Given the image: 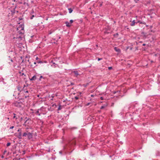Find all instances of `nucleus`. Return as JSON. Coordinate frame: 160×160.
I'll return each mask as SVG.
<instances>
[{"label":"nucleus","instance_id":"obj_1","mask_svg":"<svg viewBox=\"0 0 160 160\" xmlns=\"http://www.w3.org/2000/svg\"><path fill=\"white\" fill-rule=\"evenodd\" d=\"M17 36L16 38H20L22 39V36L24 33V25L22 24L19 25L17 28Z\"/></svg>","mask_w":160,"mask_h":160},{"label":"nucleus","instance_id":"obj_2","mask_svg":"<svg viewBox=\"0 0 160 160\" xmlns=\"http://www.w3.org/2000/svg\"><path fill=\"white\" fill-rule=\"evenodd\" d=\"M38 109L41 115H45L47 113L46 108L43 106L41 108H40Z\"/></svg>","mask_w":160,"mask_h":160},{"label":"nucleus","instance_id":"obj_3","mask_svg":"<svg viewBox=\"0 0 160 160\" xmlns=\"http://www.w3.org/2000/svg\"><path fill=\"white\" fill-rule=\"evenodd\" d=\"M12 104L14 106L18 108H20L22 107L23 104L22 102L16 101L13 102Z\"/></svg>","mask_w":160,"mask_h":160},{"label":"nucleus","instance_id":"obj_4","mask_svg":"<svg viewBox=\"0 0 160 160\" xmlns=\"http://www.w3.org/2000/svg\"><path fill=\"white\" fill-rule=\"evenodd\" d=\"M20 92L17 91H15L14 92L13 96L15 97L16 98H18L19 97Z\"/></svg>","mask_w":160,"mask_h":160},{"label":"nucleus","instance_id":"obj_5","mask_svg":"<svg viewBox=\"0 0 160 160\" xmlns=\"http://www.w3.org/2000/svg\"><path fill=\"white\" fill-rule=\"evenodd\" d=\"M24 1H22L21 2H19V3L22 4V7H23L24 8L26 7H28V2H25Z\"/></svg>","mask_w":160,"mask_h":160},{"label":"nucleus","instance_id":"obj_6","mask_svg":"<svg viewBox=\"0 0 160 160\" xmlns=\"http://www.w3.org/2000/svg\"><path fill=\"white\" fill-rule=\"evenodd\" d=\"M32 113H34L37 116H40L41 115L38 109L37 110H34V112H32Z\"/></svg>","mask_w":160,"mask_h":160},{"label":"nucleus","instance_id":"obj_7","mask_svg":"<svg viewBox=\"0 0 160 160\" xmlns=\"http://www.w3.org/2000/svg\"><path fill=\"white\" fill-rule=\"evenodd\" d=\"M32 133L30 132H28V134L27 135L28 138V139L30 140L32 138Z\"/></svg>","mask_w":160,"mask_h":160},{"label":"nucleus","instance_id":"obj_8","mask_svg":"<svg viewBox=\"0 0 160 160\" xmlns=\"http://www.w3.org/2000/svg\"><path fill=\"white\" fill-rule=\"evenodd\" d=\"M114 50L117 52H118V53H120V52H121V50L119 48H118L117 47H114Z\"/></svg>","mask_w":160,"mask_h":160},{"label":"nucleus","instance_id":"obj_9","mask_svg":"<svg viewBox=\"0 0 160 160\" xmlns=\"http://www.w3.org/2000/svg\"><path fill=\"white\" fill-rule=\"evenodd\" d=\"M65 23L66 24V26L67 27H70L71 26V24L70 23V22L68 21L65 22Z\"/></svg>","mask_w":160,"mask_h":160},{"label":"nucleus","instance_id":"obj_10","mask_svg":"<svg viewBox=\"0 0 160 160\" xmlns=\"http://www.w3.org/2000/svg\"><path fill=\"white\" fill-rule=\"evenodd\" d=\"M36 76L35 75L33 76L31 78H30V81H35L36 79Z\"/></svg>","mask_w":160,"mask_h":160},{"label":"nucleus","instance_id":"obj_11","mask_svg":"<svg viewBox=\"0 0 160 160\" xmlns=\"http://www.w3.org/2000/svg\"><path fill=\"white\" fill-rule=\"evenodd\" d=\"M73 72L74 73L75 76L76 77H77L78 75H79V74L77 71H74Z\"/></svg>","mask_w":160,"mask_h":160},{"label":"nucleus","instance_id":"obj_12","mask_svg":"<svg viewBox=\"0 0 160 160\" xmlns=\"http://www.w3.org/2000/svg\"><path fill=\"white\" fill-rule=\"evenodd\" d=\"M135 23H136V22H135V20H133L131 23L130 25L132 26H134L135 25Z\"/></svg>","mask_w":160,"mask_h":160},{"label":"nucleus","instance_id":"obj_13","mask_svg":"<svg viewBox=\"0 0 160 160\" xmlns=\"http://www.w3.org/2000/svg\"><path fill=\"white\" fill-rule=\"evenodd\" d=\"M17 89L18 90V91L19 92H20L22 91V89L21 87L18 86L17 87Z\"/></svg>","mask_w":160,"mask_h":160},{"label":"nucleus","instance_id":"obj_14","mask_svg":"<svg viewBox=\"0 0 160 160\" xmlns=\"http://www.w3.org/2000/svg\"><path fill=\"white\" fill-rule=\"evenodd\" d=\"M18 132H19L18 133V135H22V131L21 129H19L18 130Z\"/></svg>","mask_w":160,"mask_h":160},{"label":"nucleus","instance_id":"obj_15","mask_svg":"<svg viewBox=\"0 0 160 160\" xmlns=\"http://www.w3.org/2000/svg\"><path fill=\"white\" fill-rule=\"evenodd\" d=\"M28 133H27L26 132H25L23 133L22 134V136L23 137H26L28 135Z\"/></svg>","mask_w":160,"mask_h":160},{"label":"nucleus","instance_id":"obj_16","mask_svg":"<svg viewBox=\"0 0 160 160\" xmlns=\"http://www.w3.org/2000/svg\"><path fill=\"white\" fill-rule=\"evenodd\" d=\"M141 23V24H144L145 23L144 22H142V21H138L137 22H136V23Z\"/></svg>","mask_w":160,"mask_h":160},{"label":"nucleus","instance_id":"obj_17","mask_svg":"<svg viewBox=\"0 0 160 160\" xmlns=\"http://www.w3.org/2000/svg\"><path fill=\"white\" fill-rule=\"evenodd\" d=\"M68 10H69V12L70 13L72 12L73 11V10L71 8H68Z\"/></svg>","mask_w":160,"mask_h":160},{"label":"nucleus","instance_id":"obj_18","mask_svg":"<svg viewBox=\"0 0 160 160\" xmlns=\"http://www.w3.org/2000/svg\"><path fill=\"white\" fill-rule=\"evenodd\" d=\"M13 115H14L13 118H15V119L17 120L18 119V118L16 116V114L15 113H13Z\"/></svg>","mask_w":160,"mask_h":160},{"label":"nucleus","instance_id":"obj_19","mask_svg":"<svg viewBox=\"0 0 160 160\" xmlns=\"http://www.w3.org/2000/svg\"><path fill=\"white\" fill-rule=\"evenodd\" d=\"M19 72L20 75L21 76H22L23 75H24L25 76V75L24 74V73H22L21 71Z\"/></svg>","mask_w":160,"mask_h":160},{"label":"nucleus","instance_id":"obj_20","mask_svg":"<svg viewBox=\"0 0 160 160\" xmlns=\"http://www.w3.org/2000/svg\"><path fill=\"white\" fill-rule=\"evenodd\" d=\"M24 95H25V98H27L30 97L29 95H27V94H24Z\"/></svg>","mask_w":160,"mask_h":160},{"label":"nucleus","instance_id":"obj_21","mask_svg":"<svg viewBox=\"0 0 160 160\" xmlns=\"http://www.w3.org/2000/svg\"><path fill=\"white\" fill-rule=\"evenodd\" d=\"M17 137L19 139H21L22 138V135H18Z\"/></svg>","mask_w":160,"mask_h":160},{"label":"nucleus","instance_id":"obj_22","mask_svg":"<svg viewBox=\"0 0 160 160\" xmlns=\"http://www.w3.org/2000/svg\"><path fill=\"white\" fill-rule=\"evenodd\" d=\"M37 62L38 63H42L43 62L42 61H41V60H38L37 61Z\"/></svg>","mask_w":160,"mask_h":160},{"label":"nucleus","instance_id":"obj_23","mask_svg":"<svg viewBox=\"0 0 160 160\" xmlns=\"http://www.w3.org/2000/svg\"><path fill=\"white\" fill-rule=\"evenodd\" d=\"M61 109V105H59L58 108V110H60Z\"/></svg>","mask_w":160,"mask_h":160},{"label":"nucleus","instance_id":"obj_24","mask_svg":"<svg viewBox=\"0 0 160 160\" xmlns=\"http://www.w3.org/2000/svg\"><path fill=\"white\" fill-rule=\"evenodd\" d=\"M53 66L54 68H56L57 66V64L55 63V62L53 63Z\"/></svg>","mask_w":160,"mask_h":160},{"label":"nucleus","instance_id":"obj_25","mask_svg":"<svg viewBox=\"0 0 160 160\" xmlns=\"http://www.w3.org/2000/svg\"><path fill=\"white\" fill-rule=\"evenodd\" d=\"M11 145V143L10 142H8L7 144V147Z\"/></svg>","mask_w":160,"mask_h":160},{"label":"nucleus","instance_id":"obj_26","mask_svg":"<svg viewBox=\"0 0 160 160\" xmlns=\"http://www.w3.org/2000/svg\"><path fill=\"white\" fill-rule=\"evenodd\" d=\"M105 106H102L100 108V109H102L105 108Z\"/></svg>","mask_w":160,"mask_h":160},{"label":"nucleus","instance_id":"obj_27","mask_svg":"<svg viewBox=\"0 0 160 160\" xmlns=\"http://www.w3.org/2000/svg\"><path fill=\"white\" fill-rule=\"evenodd\" d=\"M73 20H71L70 21V23L71 24L73 23Z\"/></svg>","mask_w":160,"mask_h":160},{"label":"nucleus","instance_id":"obj_28","mask_svg":"<svg viewBox=\"0 0 160 160\" xmlns=\"http://www.w3.org/2000/svg\"><path fill=\"white\" fill-rule=\"evenodd\" d=\"M34 17V15H32L31 16V17L30 18V19H32V18H33Z\"/></svg>","mask_w":160,"mask_h":160},{"label":"nucleus","instance_id":"obj_29","mask_svg":"<svg viewBox=\"0 0 160 160\" xmlns=\"http://www.w3.org/2000/svg\"><path fill=\"white\" fill-rule=\"evenodd\" d=\"M74 98L76 100H78V97L77 96H75Z\"/></svg>","mask_w":160,"mask_h":160},{"label":"nucleus","instance_id":"obj_30","mask_svg":"<svg viewBox=\"0 0 160 160\" xmlns=\"http://www.w3.org/2000/svg\"><path fill=\"white\" fill-rule=\"evenodd\" d=\"M14 127L13 126H12L10 127V129H13L14 128Z\"/></svg>","mask_w":160,"mask_h":160},{"label":"nucleus","instance_id":"obj_31","mask_svg":"<svg viewBox=\"0 0 160 160\" xmlns=\"http://www.w3.org/2000/svg\"><path fill=\"white\" fill-rule=\"evenodd\" d=\"M43 78L42 77V76H41L40 77V78H39V80H41V79L42 78Z\"/></svg>","mask_w":160,"mask_h":160},{"label":"nucleus","instance_id":"obj_32","mask_svg":"<svg viewBox=\"0 0 160 160\" xmlns=\"http://www.w3.org/2000/svg\"><path fill=\"white\" fill-rule=\"evenodd\" d=\"M102 58H98V61H100V60H102Z\"/></svg>","mask_w":160,"mask_h":160},{"label":"nucleus","instance_id":"obj_33","mask_svg":"<svg viewBox=\"0 0 160 160\" xmlns=\"http://www.w3.org/2000/svg\"><path fill=\"white\" fill-rule=\"evenodd\" d=\"M112 67H108V69L109 70H110L111 69H112Z\"/></svg>","mask_w":160,"mask_h":160},{"label":"nucleus","instance_id":"obj_34","mask_svg":"<svg viewBox=\"0 0 160 160\" xmlns=\"http://www.w3.org/2000/svg\"><path fill=\"white\" fill-rule=\"evenodd\" d=\"M100 99L101 100H103L104 99L102 97H100Z\"/></svg>","mask_w":160,"mask_h":160},{"label":"nucleus","instance_id":"obj_35","mask_svg":"<svg viewBox=\"0 0 160 160\" xmlns=\"http://www.w3.org/2000/svg\"><path fill=\"white\" fill-rule=\"evenodd\" d=\"M6 152H7L6 150H5V151H4V152H3V154H5V153H6Z\"/></svg>","mask_w":160,"mask_h":160},{"label":"nucleus","instance_id":"obj_36","mask_svg":"<svg viewBox=\"0 0 160 160\" xmlns=\"http://www.w3.org/2000/svg\"><path fill=\"white\" fill-rule=\"evenodd\" d=\"M1 158H4V156H3V155H2L1 156Z\"/></svg>","mask_w":160,"mask_h":160},{"label":"nucleus","instance_id":"obj_37","mask_svg":"<svg viewBox=\"0 0 160 160\" xmlns=\"http://www.w3.org/2000/svg\"><path fill=\"white\" fill-rule=\"evenodd\" d=\"M25 93H28V91H25Z\"/></svg>","mask_w":160,"mask_h":160},{"label":"nucleus","instance_id":"obj_38","mask_svg":"<svg viewBox=\"0 0 160 160\" xmlns=\"http://www.w3.org/2000/svg\"><path fill=\"white\" fill-rule=\"evenodd\" d=\"M118 35V33H116V34H115L114 35V36H115V35Z\"/></svg>","mask_w":160,"mask_h":160},{"label":"nucleus","instance_id":"obj_39","mask_svg":"<svg viewBox=\"0 0 160 160\" xmlns=\"http://www.w3.org/2000/svg\"><path fill=\"white\" fill-rule=\"evenodd\" d=\"M36 60H38V59H39V58H38V57H36Z\"/></svg>","mask_w":160,"mask_h":160},{"label":"nucleus","instance_id":"obj_40","mask_svg":"<svg viewBox=\"0 0 160 160\" xmlns=\"http://www.w3.org/2000/svg\"><path fill=\"white\" fill-rule=\"evenodd\" d=\"M146 45V44L145 43H143V44H142V46H145Z\"/></svg>","mask_w":160,"mask_h":160},{"label":"nucleus","instance_id":"obj_41","mask_svg":"<svg viewBox=\"0 0 160 160\" xmlns=\"http://www.w3.org/2000/svg\"><path fill=\"white\" fill-rule=\"evenodd\" d=\"M11 12H12V13H12V14H13V13H14V12H13L12 11H11Z\"/></svg>","mask_w":160,"mask_h":160},{"label":"nucleus","instance_id":"obj_42","mask_svg":"<svg viewBox=\"0 0 160 160\" xmlns=\"http://www.w3.org/2000/svg\"><path fill=\"white\" fill-rule=\"evenodd\" d=\"M10 61L12 62H13V61L11 59L10 60Z\"/></svg>","mask_w":160,"mask_h":160},{"label":"nucleus","instance_id":"obj_43","mask_svg":"<svg viewBox=\"0 0 160 160\" xmlns=\"http://www.w3.org/2000/svg\"><path fill=\"white\" fill-rule=\"evenodd\" d=\"M90 103H88L87 104V105L88 106V105H89L90 104Z\"/></svg>","mask_w":160,"mask_h":160},{"label":"nucleus","instance_id":"obj_44","mask_svg":"<svg viewBox=\"0 0 160 160\" xmlns=\"http://www.w3.org/2000/svg\"><path fill=\"white\" fill-rule=\"evenodd\" d=\"M59 153L61 154H62V151H60L59 152Z\"/></svg>","mask_w":160,"mask_h":160},{"label":"nucleus","instance_id":"obj_45","mask_svg":"<svg viewBox=\"0 0 160 160\" xmlns=\"http://www.w3.org/2000/svg\"><path fill=\"white\" fill-rule=\"evenodd\" d=\"M51 62V63H52L53 64V63L54 62L53 61H52Z\"/></svg>","mask_w":160,"mask_h":160},{"label":"nucleus","instance_id":"obj_46","mask_svg":"<svg viewBox=\"0 0 160 160\" xmlns=\"http://www.w3.org/2000/svg\"><path fill=\"white\" fill-rule=\"evenodd\" d=\"M36 63H37L36 62H34V64H36Z\"/></svg>","mask_w":160,"mask_h":160},{"label":"nucleus","instance_id":"obj_47","mask_svg":"<svg viewBox=\"0 0 160 160\" xmlns=\"http://www.w3.org/2000/svg\"><path fill=\"white\" fill-rule=\"evenodd\" d=\"M39 96H40V95H37V97H39Z\"/></svg>","mask_w":160,"mask_h":160},{"label":"nucleus","instance_id":"obj_48","mask_svg":"<svg viewBox=\"0 0 160 160\" xmlns=\"http://www.w3.org/2000/svg\"><path fill=\"white\" fill-rule=\"evenodd\" d=\"M52 33V32H49V34H50Z\"/></svg>","mask_w":160,"mask_h":160},{"label":"nucleus","instance_id":"obj_49","mask_svg":"<svg viewBox=\"0 0 160 160\" xmlns=\"http://www.w3.org/2000/svg\"><path fill=\"white\" fill-rule=\"evenodd\" d=\"M71 85H73V84H73V83H71Z\"/></svg>","mask_w":160,"mask_h":160},{"label":"nucleus","instance_id":"obj_50","mask_svg":"<svg viewBox=\"0 0 160 160\" xmlns=\"http://www.w3.org/2000/svg\"><path fill=\"white\" fill-rule=\"evenodd\" d=\"M30 110H31V111H33V109H30Z\"/></svg>","mask_w":160,"mask_h":160},{"label":"nucleus","instance_id":"obj_51","mask_svg":"<svg viewBox=\"0 0 160 160\" xmlns=\"http://www.w3.org/2000/svg\"><path fill=\"white\" fill-rule=\"evenodd\" d=\"M7 119H8V120H9V118H7Z\"/></svg>","mask_w":160,"mask_h":160},{"label":"nucleus","instance_id":"obj_52","mask_svg":"<svg viewBox=\"0 0 160 160\" xmlns=\"http://www.w3.org/2000/svg\"><path fill=\"white\" fill-rule=\"evenodd\" d=\"M96 46L97 47H98V45H96Z\"/></svg>","mask_w":160,"mask_h":160},{"label":"nucleus","instance_id":"obj_53","mask_svg":"<svg viewBox=\"0 0 160 160\" xmlns=\"http://www.w3.org/2000/svg\"><path fill=\"white\" fill-rule=\"evenodd\" d=\"M32 11H32V13H33V10H32Z\"/></svg>","mask_w":160,"mask_h":160}]
</instances>
